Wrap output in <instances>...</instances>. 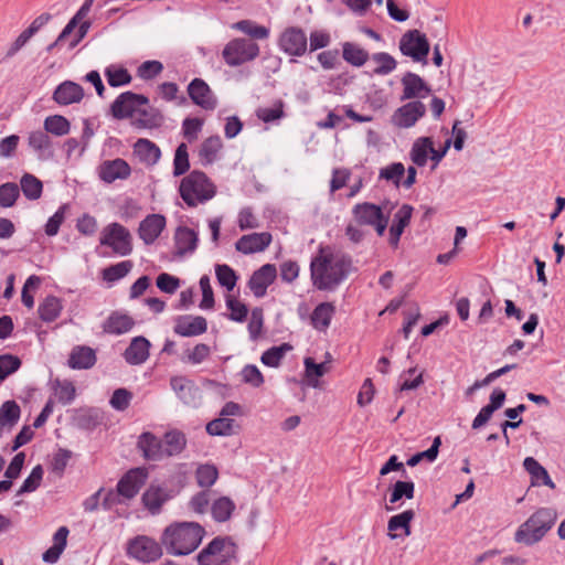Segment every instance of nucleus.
<instances>
[{"instance_id": "48", "label": "nucleus", "mask_w": 565, "mask_h": 565, "mask_svg": "<svg viewBox=\"0 0 565 565\" xmlns=\"http://www.w3.org/2000/svg\"><path fill=\"white\" fill-rule=\"evenodd\" d=\"M195 478L199 487L209 489L218 478V471L214 465H201L198 467Z\"/></svg>"}, {"instance_id": "51", "label": "nucleus", "mask_w": 565, "mask_h": 565, "mask_svg": "<svg viewBox=\"0 0 565 565\" xmlns=\"http://www.w3.org/2000/svg\"><path fill=\"white\" fill-rule=\"evenodd\" d=\"M20 196V188L14 182H6L0 185V207H12Z\"/></svg>"}, {"instance_id": "54", "label": "nucleus", "mask_w": 565, "mask_h": 565, "mask_svg": "<svg viewBox=\"0 0 565 565\" xmlns=\"http://www.w3.org/2000/svg\"><path fill=\"white\" fill-rule=\"evenodd\" d=\"M54 388L56 391L57 399L63 405H68L75 399L76 390L71 381H54Z\"/></svg>"}, {"instance_id": "15", "label": "nucleus", "mask_w": 565, "mask_h": 565, "mask_svg": "<svg viewBox=\"0 0 565 565\" xmlns=\"http://www.w3.org/2000/svg\"><path fill=\"white\" fill-rule=\"evenodd\" d=\"M188 94L193 104L204 110H214L217 98L210 86L202 78H194L188 85Z\"/></svg>"}, {"instance_id": "18", "label": "nucleus", "mask_w": 565, "mask_h": 565, "mask_svg": "<svg viewBox=\"0 0 565 565\" xmlns=\"http://www.w3.org/2000/svg\"><path fill=\"white\" fill-rule=\"evenodd\" d=\"M271 243V234L268 232L243 235L236 243L237 252L248 255L265 250Z\"/></svg>"}, {"instance_id": "22", "label": "nucleus", "mask_w": 565, "mask_h": 565, "mask_svg": "<svg viewBox=\"0 0 565 565\" xmlns=\"http://www.w3.org/2000/svg\"><path fill=\"white\" fill-rule=\"evenodd\" d=\"M171 498L172 494L166 488L150 484L143 492L141 502L152 515H157L161 512L162 505Z\"/></svg>"}, {"instance_id": "53", "label": "nucleus", "mask_w": 565, "mask_h": 565, "mask_svg": "<svg viewBox=\"0 0 565 565\" xmlns=\"http://www.w3.org/2000/svg\"><path fill=\"white\" fill-rule=\"evenodd\" d=\"M284 102L278 99L274 103L273 107H259L256 110V116L264 122H273L285 116Z\"/></svg>"}, {"instance_id": "2", "label": "nucleus", "mask_w": 565, "mask_h": 565, "mask_svg": "<svg viewBox=\"0 0 565 565\" xmlns=\"http://www.w3.org/2000/svg\"><path fill=\"white\" fill-rule=\"evenodd\" d=\"M205 529L198 522H173L160 536L166 552L173 556H185L193 553L201 544Z\"/></svg>"}, {"instance_id": "34", "label": "nucleus", "mask_w": 565, "mask_h": 565, "mask_svg": "<svg viewBox=\"0 0 565 565\" xmlns=\"http://www.w3.org/2000/svg\"><path fill=\"white\" fill-rule=\"evenodd\" d=\"M342 57L348 64L361 67L367 62L369 53L353 42H344L342 43Z\"/></svg>"}, {"instance_id": "59", "label": "nucleus", "mask_w": 565, "mask_h": 565, "mask_svg": "<svg viewBox=\"0 0 565 565\" xmlns=\"http://www.w3.org/2000/svg\"><path fill=\"white\" fill-rule=\"evenodd\" d=\"M105 76L107 78L108 84L111 87H119L124 85H128L131 82V75L126 68L119 67H107L105 71Z\"/></svg>"}, {"instance_id": "13", "label": "nucleus", "mask_w": 565, "mask_h": 565, "mask_svg": "<svg viewBox=\"0 0 565 565\" xmlns=\"http://www.w3.org/2000/svg\"><path fill=\"white\" fill-rule=\"evenodd\" d=\"M170 386L177 394L178 398L186 406L198 407L202 401V392L200 387L185 376H172Z\"/></svg>"}, {"instance_id": "58", "label": "nucleus", "mask_w": 565, "mask_h": 565, "mask_svg": "<svg viewBox=\"0 0 565 565\" xmlns=\"http://www.w3.org/2000/svg\"><path fill=\"white\" fill-rule=\"evenodd\" d=\"M190 168L188 147L185 143H180L175 150L173 159V175L179 177L184 174Z\"/></svg>"}, {"instance_id": "63", "label": "nucleus", "mask_w": 565, "mask_h": 565, "mask_svg": "<svg viewBox=\"0 0 565 565\" xmlns=\"http://www.w3.org/2000/svg\"><path fill=\"white\" fill-rule=\"evenodd\" d=\"M132 399V393L126 388H117L114 391L109 404L110 406L119 412L126 411Z\"/></svg>"}, {"instance_id": "39", "label": "nucleus", "mask_w": 565, "mask_h": 565, "mask_svg": "<svg viewBox=\"0 0 565 565\" xmlns=\"http://www.w3.org/2000/svg\"><path fill=\"white\" fill-rule=\"evenodd\" d=\"M390 503L395 504L402 499H412L415 493V484L413 481L397 480L388 488Z\"/></svg>"}, {"instance_id": "45", "label": "nucleus", "mask_w": 565, "mask_h": 565, "mask_svg": "<svg viewBox=\"0 0 565 565\" xmlns=\"http://www.w3.org/2000/svg\"><path fill=\"white\" fill-rule=\"evenodd\" d=\"M21 415L20 406L15 401H6L0 407V426L1 427H12L14 426Z\"/></svg>"}, {"instance_id": "14", "label": "nucleus", "mask_w": 565, "mask_h": 565, "mask_svg": "<svg viewBox=\"0 0 565 565\" xmlns=\"http://www.w3.org/2000/svg\"><path fill=\"white\" fill-rule=\"evenodd\" d=\"M278 44L288 55L302 56L307 51L308 39L302 29L290 26L281 33Z\"/></svg>"}, {"instance_id": "12", "label": "nucleus", "mask_w": 565, "mask_h": 565, "mask_svg": "<svg viewBox=\"0 0 565 565\" xmlns=\"http://www.w3.org/2000/svg\"><path fill=\"white\" fill-rule=\"evenodd\" d=\"M149 103L148 98L132 92L121 93L111 104V114L117 119L134 117L140 106Z\"/></svg>"}, {"instance_id": "35", "label": "nucleus", "mask_w": 565, "mask_h": 565, "mask_svg": "<svg viewBox=\"0 0 565 565\" xmlns=\"http://www.w3.org/2000/svg\"><path fill=\"white\" fill-rule=\"evenodd\" d=\"M223 143L220 136H211L205 139L199 150V157L201 162L204 166L213 163L216 158L218 151L222 149Z\"/></svg>"}, {"instance_id": "43", "label": "nucleus", "mask_w": 565, "mask_h": 565, "mask_svg": "<svg viewBox=\"0 0 565 565\" xmlns=\"http://www.w3.org/2000/svg\"><path fill=\"white\" fill-rule=\"evenodd\" d=\"M303 364L308 384L312 387H317L318 379L323 376L329 371L328 361L316 363L312 358L308 356L305 358Z\"/></svg>"}, {"instance_id": "42", "label": "nucleus", "mask_w": 565, "mask_h": 565, "mask_svg": "<svg viewBox=\"0 0 565 565\" xmlns=\"http://www.w3.org/2000/svg\"><path fill=\"white\" fill-rule=\"evenodd\" d=\"M206 320H178L173 331L181 337H195L206 331Z\"/></svg>"}, {"instance_id": "44", "label": "nucleus", "mask_w": 565, "mask_h": 565, "mask_svg": "<svg viewBox=\"0 0 565 565\" xmlns=\"http://www.w3.org/2000/svg\"><path fill=\"white\" fill-rule=\"evenodd\" d=\"M234 510L235 504L228 497L216 499L211 507L212 516L216 522L227 521Z\"/></svg>"}, {"instance_id": "46", "label": "nucleus", "mask_w": 565, "mask_h": 565, "mask_svg": "<svg viewBox=\"0 0 565 565\" xmlns=\"http://www.w3.org/2000/svg\"><path fill=\"white\" fill-rule=\"evenodd\" d=\"M402 84L404 86L402 99L414 98L424 89V79L411 72L403 76Z\"/></svg>"}, {"instance_id": "55", "label": "nucleus", "mask_w": 565, "mask_h": 565, "mask_svg": "<svg viewBox=\"0 0 565 565\" xmlns=\"http://www.w3.org/2000/svg\"><path fill=\"white\" fill-rule=\"evenodd\" d=\"M62 310L60 298L47 296L39 306V318H57Z\"/></svg>"}, {"instance_id": "5", "label": "nucleus", "mask_w": 565, "mask_h": 565, "mask_svg": "<svg viewBox=\"0 0 565 565\" xmlns=\"http://www.w3.org/2000/svg\"><path fill=\"white\" fill-rule=\"evenodd\" d=\"M215 192V186L207 175L198 170L183 178L180 184V195L190 207L211 200Z\"/></svg>"}, {"instance_id": "25", "label": "nucleus", "mask_w": 565, "mask_h": 565, "mask_svg": "<svg viewBox=\"0 0 565 565\" xmlns=\"http://www.w3.org/2000/svg\"><path fill=\"white\" fill-rule=\"evenodd\" d=\"M424 114L420 102H411L399 107L393 115V122L398 127H412Z\"/></svg>"}, {"instance_id": "27", "label": "nucleus", "mask_w": 565, "mask_h": 565, "mask_svg": "<svg viewBox=\"0 0 565 565\" xmlns=\"http://www.w3.org/2000/svg\"><path fill=\"white\" fill-rule=\"evenodd\" d=\"M150 342L142 335L136 337L124 352L126 362L130 365H140L149 356Z\"/></svg>"}, {"instance_id": "4", "label": "nucleus", "mask_w": 565, "mask_h": 565, "mask_svg": "<svg viewBox=\"0 0 565 565\" xmlns=\"http://www.w3.org/2000/svg\"><path fill=\"white\" fill-rule=\"evenodd\" d=\"M238 546L232 536H215L195 556L199 565H235Z\"/></svg>"}, {"instance_id": "32", "label": "nucleus", "mask_w": 565, "mask_h": 565, "mask_svg": "<svg viewBox=\"0 0 565 565\" xmlns=\"http://www.w3.org/2000/svg\"><path fill=\"white\" fill-rule=\"evenodd\" d=\"M134 152L140 161L151 166L156 164L161 157L159 147L154 142L142 138L134 145Z\"/></svg>"}, {"instance_id": "9", "label": "nucleus", "mask_w": 565, "mask_h": 565, "mask_svg": "<svg viewBox=\"0 0 565 565\" xmlns=\"http://www.w3.org/2000/svg\"><path fill=\"white\" fill-rule=\"evenodd\" d=\"M354 220L359 225L373 226L382 236L387 227L388 217L384 215L381 206L373 203H358L352 209Z\"/></svg>"}, {"instance_id": "57", "label": "nucleus", "mask_w": 565, "mask_h": 565, "mask_svg": "<svg viewBox=\"0 0 565 565\" xmlns=\"http://www.w3.org/2000/svg\"><path fill=\"white\" fill-rule=\"evenodd\" d=\"M372 60L377 63L374 73L377 75H387L396 68L395 58L385 52H379L372 55Z\"/></svg>"}, {"instance_id": "37", "label": "nucleus", "mask_w": 565, "mask_h": 565, "mask_svg": "<svg viewBox=\"0 0 565 565\" xmlns=\"http://www.w3.org/2000/svg\"><path fill=\"white\" fill-rule=\"evenodd\" d=\"M290 350H292V347L286 342L280 345L271 347L263 352L260 361L266 366L278 367L286 353Z\"/></svg>"}, {"instance_id": "41", "label": "nucleus", "mask_w": 565, "mask_h": 565, "mask_svg": "<svg viewBox=\"0 0 565 565\" xmlns=\"http://www.w3.org/2000/svg\"><path fill=\"white\" fill-rule=\"evenodd\" d=\"M43 127L47 134L62 137L70 132L71 122L62 115H52L44 119Z\"/></svg>"}, {"instance_id": "56", "label": "nucleus", "mask_w": 565, "mask_h": 565, "mask_svg": "<svg viewBox=\"0 0 565 565\" xmlns=\"http://www.w3.org/2000/svg\"><path fill=\"white\" fill-rule=\"evenodd\" d=\"M21 364L22 362L17 355L10 353L0 355V383L9 375L17 372L21 367Z\"/></svg>"}, {"instance_id": "19", "label": "nucleus", "mask_w": 565, "mask_h": 565, "mask_svg": "<svg viewBox=\"0 0 565 565\" xmlns=\"http://www.w3.org/2000/svg\"><path fill=\"white\" fill-rule=\"evenodd\" d=\"M166 227V217L161 214H150L139 224L138 234L145 244L150 245L160 236Z\"/></svg>"}, {"instance_id": "31", "label": "nucleus", "mask_w": 565, "mask_h": 565, "mask_svg": "<svg viewBox=\"0 0 565 565\" xmlns=\"http://www.w3.org/2000/svg\"><path fill=\"white\" fill-rule=\"evenodd\" d=\"M524 469L532 479V486H546L551 489L555 488V483L551 479L547 470L533 457H526L523 461Z\"/></svg>"}, {"instance_id": "17", "label": "nucleus", "mask_w": 565, "mask_h": 565, "mask_svg": "<svg viewBox=\"0 0 565 565\" xmlns=\"http://www.w3.org/2000/svg\"><path fill=\"white\" fill-rule=\"evenodd\" d=\"M277 277V269L273 264H265L253 273L248 280V288L257 298L266 295L267 288Z\"/></svg>"}, {"instance_id": "7", "label": "nucleus", "mask_w": 565, "mask_h": 565, "mask_svg": "<svg viewBox=\"0 0 565 565\" xmlns=\"http://www.w3.org/2000/svg\"><path fill=\"white\" fill-rule=\"evenodd\" d=\"M163 546L160 542L147 535H138L129 540L127 555L140 563H152L163 554Z\"/></svg>"}, {"instance_id": "8", "label": "nucleus", "mask_w": 565, "mask_h": 565, "mask_svg": "<svg viewBox=\"0 0 565 565\" xmlns=\"http://www.w3.org/2000/svg\"><path fill=\"white\" fill-rule=\"evenodd\" d=\"M100 245L108 246L120 256L130 255L132 252L131 235L129 231L119 223H110L100 234Z\"/></svg>"}, {"instance_id": "52", "label": "nucleus", "mask_w": 565, "mask_h": 565, "mask_svg": "<svg viewBox=\"0 0 565 565\" xmlns=\"http://www.w3.org/2000/svg\"><path fill=\"white\" fill-rule=\"evenodd\" d=\"M132 268L130 260H124L103 270V279L108 282L117 281L129 274Z\"/></svg>"}, {"instance_id": "30", "label": "nucleus", "mask_w": 565, "mask_h": 565, "mask_svg": "<svg viewBox=\"0 0 565 565\" xmlns=\"http://www.w3.org/2000/svg\"><path fill=\"white\" fill-rule=\"evenodd\" d=\"M104 415L98 408L87 407L76 411L75 426L78 429L92 431L103 424Z\"/></svg>"}, {"instance_id": "49", "label": "nucleus", "mask_w": 565, "mask_h": 565, "mask_svg": "<svg viewBox=\"0 0 565 565\" xmlns=\"http://www.w3.org/2000/svg\"><path fill=\"white\" fill-rule=\"evenodd\" d=\"M43 475H44V470L41 465H36L35 467H33L30 475L25 478V480L21 484L17 494L22 495L24 493L34 492L41 486Z\"/></svg>"}, {"instance_id": "60", "label": "nucleus", "mask_w": 565, "mask_h": 565, "mask_svg": "<svg viewBox=\"0 0 565 565\" xmlns=\"http://www.w3.org/2000/svg\"><path fill=\"white\" fill-rule=\"evenodd\" d=\"M241 375H242V381L245 384H248L254 388L260 387L265 382L263 373L254 364H246L242 369Z\"/></svg>"}, {"instance_id": "10", "label": "nucleus", "mask_w": 565, "mask_h": 565, "mask_svg": "<svg viewBox=\"0 0 565 565\" xmlns=\"http://www.w3.org/2000/svg\"><path fill=\"white\" fill-rule=\"evenodd\" d=\"M452 138H448L445 140L440 150H436L434 148L433 140L426 137V156L430 153V159L434 161L433 169L439 163V161L445 157L448 149L452 145L456 151H461L465 146V141L468 137L467 131L461 127L460 120H455L451 128Z\"/></svg>"}, {"instance_id": "38", "label": "nucleus", "mask_w": 565, "mask_h": 565, "mask_svg": "<svg viewBox=\"0 0 565 565\" xmlns=\"http://www.w3.org/2000/svg\"><path fill=\"white\" fill-rule=\"evenodd\" d=\"M232 29L243 32L254 40H265L269 36V29L258 25L252 20H241L232 25Z\"/></svg>"}, {"instance_id": "61", "label": "nucleus", "mask_w": 565, "mask_h": 565, "mask_svg": "<svg viewBox=\"0 0 565 565\" xmlns=\"http://www.w3.org/2000/svg\"><path fill=\"white\" fill-rule=\"evenodd\" d=\"M72 456L73 452L71 450L58 448V450L53 455L51 461L52 472L58 477H62Z\"/></svg>"}, {"instance_id": "24", "label": "nucleus", "mask_w": 565, "mask_h": 565, "mask_svg": "<svg viewBox=\"0 0 565 565\" xmlns=\"http://www.w3.org/2000/svg\"><path fill=\"white\" fill-rule=\"evenodd\" d=\"M28 145L40 160H49L54 156L52 140L45 130L31 131L28 137Z\"/></svg>"}, {"instance_id": "16", "label": "nucleus", "mask_w": 565, "mask_h": 565, "mask_svg": "<svg viewBox=\"0 0 565 565\" xmlns=\"http://www.w3.org/2000/svg\"><path fill=\"white\" fill-rule=\"evenodd\" d=\"M98 177L105 183H113L116 180H126L131 174L128 162L121 158L105 160L98 167Z\"/></svg>"}, {"instance_id": "3", "label": "nucleus", "mask_w": 565, "mask_h": 565, "mask_svg": "<svg viewBox=\"0 0 565 565\" xmlns=\"http://www.w3.org/2000/svg\"><path fill=\"white\" fill-rule=\"evenodd\" d=\"M558 518L557 511L551 507L537 509L523 522L514 533V541L526 546H532L546 535L554 526Z\"/></svg>"}, {"instance_id": "29", "label": "nucleus", "mask_w": 565, "mask_h": 565, "mask_svg": "<svg viewBox=\"0 0 565 565\" xmlns=\"http://www.w3.org/2000/svg\"><path fill=\"white\" fill-rule=\"evenodd\" d=\"M96 353L95 351L85 345H77L73 348L67 364L73 370H87L95 365Z\"/></svg>"}, {"instance_id": "33", "label": "nucleus", "mask_w": 565, "mask_h": 565, "mask_svg": "<svg viewBox=\"0 0 565 565\" xmlns=\"http://www.w3.org/2000/svg\"><path fill=\"white\" fill-rule=\"evenodd\" d=\"M164 457H172L181 454L186 446L185 435L180 430L167 431L162 439Z\"/></svg>"}, {"instance_id": "50", "label": "nucleus", "mask_w": 565, "mask_h": 565, "mask_svg": "<svg viewBox=\"0 0 565 565\" xmlns=\"http://www.w3.org/2000/svg\"><path fill=\"white\" fill-rule=\"evenodd\" d=\"M429 23L430 26V34L434 38H437L439 42L444 41L447 35V28L444 22V9L443 8H436L434 11L429 14Z\"/></svg>"}, {"instance_id": "23", "label": "nucleus", "mask_w": 565, "mask_h": 565, "mask_svg": "<svg viewBox=\"0 0 565 565\" xmlns=\"http://www.w3.org/2000/svg\"><path fill=\"white\" fill-rule=\"evenodd\" d=\"M137 446L147 460L158 461L164 457L162 439L150 431H145L139 436Z\"/></svg>"}, {"instance_id": "40", "label": "nucleus", "mask_w": 565, "mask_h": 565, "mask_svg": "<svg viewBox=\"0 0 565 565\" xmlns=\"http://www.w3.org/2000/svg\"><path fill=\"white\" fill-rule=\"evenodd\" d=\"M235 427L237 425L234 419L220 416L207 423L206 433L211 436H231L235 434Z\"/></svg>"}, {"instance_id": "62", "label": "nucleus", "mask_w": 565, "mask_h": 565, "mask_svg": "<svg viewBox=\"0 0 565 565\" xmlns=\"http://www.w3.org/2000/svg\"><path fill=\"white\" fill-rule=\"evenodd\" d=\"M405 168L401 162H394L387 167H384L380 170V179H384L386 181H391L396 186L401 184V180L404 177Z\"/></svg>"}, {"instance_id": "64", "label": "nucleus", "mask_w": 565, "mask_h": 565, "mask_svg": "<svg viewBox=\"0 0 565 565\" xmlns=\"http://www.w3.org/2000/svg\"><path fill=\"white\" fill-rule=\"evenodd\" d=\"M203 120L200 118H185L182 122V132L184 138L192 142L198 139L199 132L202 130Z\"/></svg>"}, {"instance_id": "36", "label": "nucleus", "mask_w": 565, "mask_h": 565, "mask_svg": "<svg viewBox=\"0 0 565 565\" xmlns=\"http://www.w3.org/2000/svg\"><path fill=\"white\" fill-rule=\"evenodd\" d=\"M19 188L23 195L31 201L40 199L43 192L42 181L31 173L22 175Z\"/></svg>"}, {"instance_id": "11", "label": "nucleus", "mask_w": 565, "mask_h": 565, "mask_svg": "<svg viewBox=\"0 0 565 565\" xmlns=\"http://www.w3.org/2000/svg\"><path fill=\"white\" fill-rule=\"evenodd\" d=\"M148 471L143 467L129 469L117 482V491L125 500L134 499L146 484Z\"/></svg>"}, {"instance_id": "26", "label": "nucleus", "mask_w": 565, "mask_h": 565, "mask_svg": "<svg viewBox=\"0 0 565 565\" xmlns=\"http://www.w3.org/2000/svg\"><path fill=\"white\" fill-rule=\"evenodd\" d=\"M198 233L186 226H179L174 234L175 255L192 254L198 246Z\"/></svg>"}, {"instance_id": "1", "label": "nucleus", "mask_w": 565, "mask_h": 565, "mask_svg": "<svg viewBox=\"0 0 565 565\" xmlns=\"http://www.w3.org/2000/svg\"><path fill=\"white\" fill-rule=\"evenodd\" d=\"M352 269L351 256L341 252L321 250L310 264L312 284L319 290H334Z\"/></svg>"}, {"instance_id": "6", "label": "nucleus", "mask_w": 565, "mask_h": 565, "mask_svg": "<svg viewBox=\"0 0 565 565\" xmlns=\"http://www.w3.org/2000/svg\"><path fill=\"white\" fill-rule=\"evenodd\" d=\"M259 52L256 42L246 38H235L224 46L222 57L228 66L236 67L257 58Z\"/></svg>"}, {"instance_id": "28", "label": "nucleus", "mask_w": 565, "mask_h": 565, "mask_svg": "<svg viewBox=\"0 0 565 565\" xmlns=\"http://www.w3.org/2000/svg\"><path fill=\"white\" fill-rule=\"evenodd\" d=\"M415 513L413 510H405L393 515L387 523L388 536L391 539L404 537L411 534V522Z\"/></svg>"}, {"instance_id": "47", "label": "nucleus", "mask_w": 565, "mask_h": 565, "mask_svg": "<svg viewBox=\"0 0 565 565\" xmlns=\"http://www.w3.org/2000/svg\"><path fill=\"white\" fill-rule=\"evenodd\" d=\"M215 275L218 284L226 290L232 291L236 286L238 276L235 270L226 264L215 266Z\"/></svg>"}, {"instance_id": "21", "label": "nucleus", "mask_w": 565, "mask_h": 565, "mask_svg": "<svg viewBox=\"0 0 565 565\" xmlns=\"http://www.w3.org/2000/svg\"><path fill=\"white\" fill-rule=\"evenodd\" d=\"M399 50L415 61H424V34L418 30L406 32L399 41Z\"/></svg>"}, {"instance_id": "20", "label": "nucleus", "mask_w": 565, "mask_h": 565, "mask_svg": "<svg viewBox=\"0 0 565 565\" xmlns=\"http://www.w3.org/2000/svg\"><path fill=\"white\" fill-rule=\"evenodd\" d=\"M83 97L84 89L79 84L72 81H64L53 92L52 99L61 106H67L79 103Z\"/></svg>"}]
</instances>
